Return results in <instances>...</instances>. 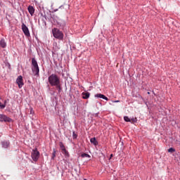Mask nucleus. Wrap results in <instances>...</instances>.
Segmentation results:
<instances>
[{
  "label": "nucleus",
  "mask_w": 180,
  "mask_h": 180,
  "mask_svg": "<svg viewBox=\"0 0 180 180\" xmlns=\"http://www.w3.org/2000/svg\"><path fill=\"white\" fill-rule=\"evenodd\" d=\"M168 153H175V149L174 148H169L168 149Z\"/></svg>",
  "instance_id": "19"
},
{
  "label": "nucleus",
  "mask_w": 180,
  "mask_h": 180,
  "mask_svg": "<svg viewBox=\"0 0 180 180\" xmlns=\"http://www.w3.org/2000/svg\"><path fill=\"white\" fill-rule=\"evenodd\" d=\"M22 30L27 37H30V32H29V28H27V26L25 25V23H22L21 25Z\"/></svg>",
  "instance_id": "5"
},
{
  "label": "nucleus",
  "mask_w": 180,
  "mask_h": 180,
  "mask_svg": "<svg viewBox=\"0 0 180 180\" xmlns=\"http://www.w3.org/2000/svg\"><path fill=\"white\" fill-rule=\"evenodd\" d=\"M31 157L33 161H37V160H39L40 157V152L37 150V148L32 150V152L31 153Z\"/></svg>",
  "instance_id": "4"
},
{
  "label": "nucleus",
  "mask_w": 180,
  "mask_h": 180,
  "mask_svg": "<svg viewBox=\"0 0 180 180\" xmlns=\"http://www.w3.org/2000/svg\"><path fill=\"white\" fill-rule=\"evenodd\" d=\"M59 146H60V148H61V150L65 149V146H64V143H63V142H60V143H59Z\"/></svg>",
  "instance_id": "17"
},
{
  "label": "nucleus",
  "mask_w": 180,
  "mask_h": 180,
  "mask_svg": "<svg viewBox=\"0 0 180 180\" xmlns=\"http://www.w3.org/2000/svg\"><path fill=\"white\" fill-rule=\"evenodd\" d=\"M115 102H119V101H115Z\"/></svg>",
  "instance_id": "26"
},
{
  "label": "nucleus",
  "mask_w": 180,
  "mask_h": 180,
  "mask_svg": "<svg viewBox=\"0 0 180 180\" xmlns=\"http://www.w3.org/2000/svg\"><path fill=\"white\" fill-rule=\"evenodd\" d=\"M27 9H28V12L31 15V16H33V15H34V8L32 6H29Z\"/></svg>",
  "instance_id": "9"
},
{
  "label": "nucleus",
  "mask_w": 180,
  "mask_h": 180,
  "mask_svg": "<svg viewBox=\"0 0 180 180\" xmlns=\"http://www.w3.org/2000/svg\"><path fill=\"white\" fill-rule=\"evenodd\" d=\"M95 98H101V99H105V101H109V98H108V97L101 94H96Z\"/></svg>",
  "instance_id": "8"
},
{
  "label": "nucleus",
  "mask_w": 180,
  "mask_h": 180,
  "mask_svg": "<svg viewBox=\"0 0 180 180\" xmlns=\"http://www.w3.org/2000/svg\"><path fill=\"white\" fill-rule=\"evenodd\" d=\"M81 157H82V158H91V155H89L87 154V153H83V154H82V155H81Z\"/></svg>",
  "instance_id": "16"
},
{
  "label": "nucleus",
  "mask_w": 180,
  "mask_h": 180,
  "mask_svg": "<svg viewBox=\"0 0 180 180\" xmlns=\"http://www.w3.org/2000/svg\"><path fill=\"white\" fill-rule=\"evenodd\" d=\"M72 137H73V139H77L78 137V135H77V134H75V131L72 132Z\"/></svg>",
  "instance_id": "22"
},
{
  "label": "nucleus",
  "mask_w": 180,
  "mask_h": 180,
  "mask_svg": "<svg viewBox=\"0 0 180 180\" xmlns=\"http://www.w3.org/2000/svg\"><path fill=\"white\" fill-rule=\"evenodd\" d=\"M56 149H53V152L52 153V160H54V158H56Z\"/></svg>",
  "instance_id": "20"
},
{
  "label": "nucleus",
  "mask_w": 180,
  "mask_h": 180,
  "mask_svg": "<svg viewBox=\"0 0 180 180\" xmlns=\"http://www.w3.org/2000/svg\"><path fill=\"white\" fill-rule=\"evenodd\" d=\"M124 120L125 122H131V120H130V118H129L127 116L124 117Z\"/></svg>",
  "instance_id": "18"
},
{
  "label": "nucleus",
  "mask_w": 180,
  "mask_h": 180,
  "mask_svg": "<svg viewBox=\"0 0 180 180\" xmlns=\"http://www.w3.org/2000/svg\"><path fill=\"white\" fill-rule=\"evenodd\" d=\"M112 158H113V154H111L110 157V160L112 159Z\"/></svg>",
  "instance_id": "24"
},
{
  "label": "nucleus",
  "mask_w": 180,
  "mask_h": 180,
  "mask_svg": "<svg viewBox=\"0 0 180 180\" xmlns=\"http://www.w3.org/2000/svg\"><path fill=\"white\" fill-rule=\"evenodd\" d=\"M82 95L83 99H88V98H89L91 94H89V92H83Z\"/></svg>",
  "instance_id": "11"
},
{
  "label": "nucleus",
  "mask_w": 180,
  "mask_h": 180,
  "mask_svg": "<svg viewBox=\"0 0 180 180\" xmlns=\"http://www.w3.org/2000/svg\"><path fill=\"white\" fill-rule=\"evenodd\" d=\"M32 70L34 75H39L40 69L39 68V64L37 60L34 58H32Z\"/></svg>",
  "instance_id": "2"
},
{
  "label": "nucleus",
  "mask_w": 180,
  "mask_h": 180,
  "mask_svg": "<svg viewBox=\"0 0 180 180\" xmlns=\"http://www.w3.org/2000/svg\"><path fill=\"white\" fill-rule=\"evenodd\" d=\"M2 146L4 148H8V147H9V141H3Z\"/></svg>",
  "instance_id": "13"
},
{
  "label": "nucleus",
  "mask_w": 180,
  "mask_h": 180,
  "mask_svg": "<svg viewBox=\"0 0 180 180\" xmlns=\"http://www.w3.org/2000/svg\"><path fill=\"white\" fill-rule=\"evenodd\" d=\"M48 81L51 85V86H56L60 83V77L56 75L52 74L48 77Z\"/></svg>",
  "instance_id": "1"
},
{
  "label": "nucleus",
  "mask_w": 180,
  "mask_h": 180,
  "mask_svg": "<svg viewBox=\"0 0 180 180\" xmlns=\"http://www.w3.org/2000/svg\"><path fill=\"white\" fill-rule=\"evenodd\" d=\"M0 122H8L10 123V122H12V119L4 114H0Z\"/></svg>",
  "instance_id": "6"
},
{
  "label": "nucleus",
  "mask_w": 180,
  "mask_h": 180,
  "mask_svg": "<svg viewBox=\"0 0 180 180\" xmlns=\"http://www.w3.org/2000/svg\"><path fill=\"white\" fill-rule=\"evenodd\" d=\"M52 33L53 37H55V39H58V40H63V39H64V34L58 28H53L52 30Z\"/></svg>",
  "instance_id": "3"
},
{
  "label": "nucleus",
  "mask_w": 180,
  "mask_h": 180,
  "mask_svg": "<svg viewBox=\"0 0 180 180\" xmlns=\"http://www.w3.org/2000/svg\"><path fill=\"white\" fill-rule=\"evenodd\" d=\"M63 154L65 155V157H70V153H68V151H67V149H63L62 150Z\"/></svg>",
  "instance_id": "14"
},
{
  "label": "nucleus",
  "mask_w": 180,
  "mask_h": 180,
  "mask_svg": "<svg viewBox=\"0 0 180 180\" xmlns=\"http://www.w3.org/2000/svg\"><path fill=\"white\" fill-rule=\"evenodd\" d=\"M55 86H56V88H57L58 92H61V89H63L61 88V82L58 83V85H56Z\"/></svg>",
  "instance_id": "15"
},
{
  "label": "nucleus",
  "mask_w": 180,
  "mask_h": 180,
  "mask_svg": "<svg viewBox=\"0 0 180 180\" xmlns=\"http://www.w3.org/2000/svg\"><path fill=\"white\" fill-rule=\"evenodd\" d=\"M0 46L2 47V49H5V47H6V42L5 41V39H2L0 40Z\"/></svg>",
  "instance_id": "10"
},
{
  "label": "nucleus",
  "mask_w": 180,
  "mask_h": 180,
  "mask_svg": "<svg viewBox=\"0 0 180 180\" xmlns=\"http://www.w3.org/2000/svg\"><path fill=\"white\" fill-rule=\"evenodd\" d=\"M6 105L0 102V109H5Z\"/></svg>",
  "instance_id": "21"
},
{
  "label": "nucleus",
  "mask_w": 180,
  "mask_h": 180,
  "mask_svg": "<svg viewBox=\"0 0 180 180\" xmlns=\"http://www.w3.org/2000/svg\"><path fill=\"white\" fill-rule=\"evenodd\" d=\"M136 122H137V119H136V118H132V119H131V123H136Z\"/></svg>",
  "instance_id": "23"
},
{
  "label": "nucleus",
  "mask_w": 180,
  "mask_h": 180,
  "mask_svg": "<svg viewBox=\"0 0 180 180\" xmlns=\"http://www.w3.org/2000/svg\"><path fill=\"white\" fill-rule=\"evenodd\" d=\"M4 105H6V101H4Z\"/></svg>",
  "instance_id": "25"
},
{
  "label": "nucleus",
  "mask_w": 180,
  "mask_h": 180,
  "mask_svg": "<svg viewBox=\"0 0 180 180\" xmlns=\"http://www.w3.org/2000/svg\"><path fill=\"white\" fill-rule=\"evenodd\" d=\"M16 82L18 85V88H22L23 86V77L22 76H18V77L16 79Z\"/></svg>",
  "instance_id": "7"
},
{
  "label": "nucleus",
  "mask_w": 180,
  "mask_h": 180,
  "mask_svg": "<svg viewBox=\"0 0 180 180\" xmlns=\"http://www.w3.org/2000/svg\"><path fill=\"white\" fill-rule=\"evenodd\" d=\"M90 143L94 144V146H98V141H96V138L94 137L90 139Z\"/></svg>",
  "instance_id": "12"
}]
</instances>
